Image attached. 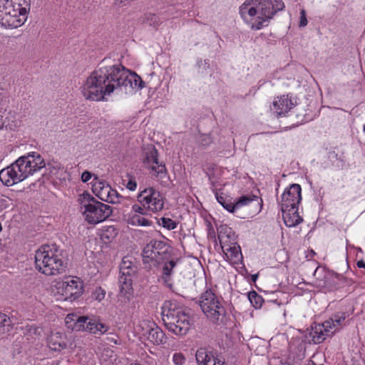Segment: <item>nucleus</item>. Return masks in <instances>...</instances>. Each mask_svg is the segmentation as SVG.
Segmentation results:
<instances>
[{
    "label": "nucleus",
    "instance_id": "f257e3e1",
    "mask_svg": "<svg viewBox=\"0 0 365 365\" xmlns=\"http://www.w3.org/2000/svg\"><path fill=\"white\" fill-rule=\"evenodd\" d=\"M115 71V64L111 63L110 58L102 60L81 86L84 98L100 101L104 99L105 96H109L116 90Z\"/></svg>",
    "mask_w": 365,
    "mask_h": 365
},
{
    "label": "nucleus",
    "instance_id": "f03ea898",
    "mask_svg": "<svg viewBox=\"0 0 365 365\" xmlns=\"http://www.w3.org/2000/svg\"><path fill=\"white\" fill-rule=\"evenodd\" d=\"M43 158L36 153L19 158L0 171V180L6 186L20 182L45 168Z\"/></svg>",
    "mask_w": 365,
    "mask_h": 365
},
{
    "label": "nucleus",
    "instance_id": "7ed1b4c3",
    "mask_svg": "<svg viewBox=\"0 0 365 365\" xmlns=\"http://www.w3.org/2000/svg\"><path fill=\"white\" fill-rule=\"evenodd\" d=\"M162 318L167 329L178 336L185 335L191 327V317L186 308L175 301L167 300L162 307Z\"/></svg>",
    "mask_w": 365,
    "mask_h": 365
},
{
    "label": "nucleus",
    "instance_id": "20e7f679",
    "mask_svg": "<svg viewBox=\"0 0 365 365\" xmlns=\"http://www.w3.org/2000/svg\"><path fill=\"white\" fill-rule=\"evenodd\" d=\"M0 0V24L5 28H18L22 26L27 19L28 11L30 10V1Z\"/></svg>",
    "mask_w": 365,
    "mask_h": 365
},
{
    "label": "nucleus",
    "instance_id": "39448f33",
    "mask_svg": "<svg viewBox=\"0 0 365 365\" xmlns=\"http://www.w3.org/2000/svg\"><path fill=\"white\" fill-rule=\"evenodd\" d=\"M35 265L38 272L48 276L61 274L66 268V264L56 245L51 247L43 245L36 250Z\"/></svg>",
    "mask_w": 365,
    "mask_h": 365
},
{
    "label": "nucleus",
    "instance_id": "423d86ee",
    "mask_svg": "<svg viewBox=\"0 0 365 365\" xmlns=\"http://www.w3.org/2000/svg\"><path fill=\"white\" fill-rule=\"evenodd\" d=\"M225 301L221 296L217 295L212 289L204 292L199 300L200 307L207 318L215 324L224 323L227 310Z\"/></svg>",
    "mask_w": 365,
    "mask_h": 365
},
{
    "label": "nucleus",
    "instance_id": "0eeeda50",
    "mask_svg": "<svg viewBox=\"0 0 365 365\" xmlns=\"http://www.w3.org/2000/svg\"><path fill=\"white\" fill-rule=\"evenodd\" d=\"M81 210L86 220L90 224H97L106 220L113 212L110 205H106L96 200L88 193L83 194V199L80 197Z\"/></svg>",
    "mask_w": 365,
    "mask_h": 365
},
{
    "label": "nucleus",
    "instance_id": "6e6552de",
    "mask_svg": "<svg viewBox=\"0 0 365 365\" xmlns=\"http://www.w3.org/2000/svg\"><path fill=\"white\" fill-rule=\"evenodd\" d=\"M257 14L252 23V29L259 30L267 26L269 21L279 11L283 10L284 4L282 0H258Z\"/></svg>",
    "mask_w": 365,
    "mask_h": 365
},
{
    "label": "nucleus",
    "instance_id": "1a4fd4ad",
    "mask_svg": "<svg viewBox=\"0 0 365 365\" xmlns=\"http://www.w3.org/2000/svg\"><path fill=\"white\" fill-rule=\"evenodd\" d=\"M115 78L116 89L130 92L135 88L145 87V82L135 73H130L121 65L115 64Z\"/></svg>",
    "mask_w": 365,
    "mask_h": 365
},
{
    "label": "nucleus",
    "instance_id": "9d476101",
    "mask_svg": "<svg viewBox=\"0 0 365 365\" xmlns=\"http://www.w3.org/2000/svg\"><path fill=\"white\" fill-rule=\"evenodd\" d=\"M158 153L156 148L150 145L144 150L143 162L145 166L151 170V173L157 181L166 184L169 178L164 163H159Z\"/></svg>",
    "mask_w": 365,
    "mask_h": 365
},
{
    "label": "nucleus",
    "instance_id": "9b49d317",
    "mask_svg": "<svg viewBox=\"0 0 365 365\" xmlns=\"http://www.w3.org/2000/svg\"><path fill=\"white\" fill-rule=\"evenodd\" d=\"M132 257H124L120 264L119 287L120 293L126 296L133 291V279L137 273L138 267L132 261Z\"/></svg>",
    "mask_w": 365,
    "mask_h": 365
},
{
    "label": "nucleus",
    "instance_id": "f8f14e48",
    "mask_svg": "<svg viewBox=\"0 0 365 365\" xmlns=\"http://www.w3.org/2000/svg\"><path fill=\"white\" fill-rule=\"evenodd\" d=\"M169 247L160 240H151L143 248L142 257L145 263L153 262V264L163 262L169 257Z\"/></svg>",
    "mask_w": 365,
    "mask_h": 365
},
{
    "label": "nucleus",
    "instance_id": "ddd939ff",
    "mask_svg": "<svg viewBox=\"0 0 365 365\" xmlns=\"http://www.w3.org/2000/svg\"><path fill=\"white\" fill-rule=\"evenodd\" d=\"M138 202L153 212L163 210L164 202L160 192L153 187L145 188L137 196Z\"/></svg>",
    "mask_w": 365,
    "mask_h": 365
},
{
    "label": "nucleus",
    "instance_id": "4468645a",
    "mask_svg": "<svg viewBox=\"0 0 365 365\" xmlns=\"http://www.w3.org/2000/svg\"><path fill=\"white\" fill-rule=\"evenodd\" d=\"M92 190L99 199L108 203H121L124 199L123 196L115 190L113 189L108 183L99 180L97 177L93 180Z\"/></svg>",
    "mask_w": 365,
    "mask_h": 365
},
{
    "label": "nucleus",
    "instance_id": "2eb2a0df",
    "mask_svg": "<svg viewBox=\"0 0 365 365\" xmlns=\"http://www.w3.org/2000/svg\"><path fill=\"white\" fill-rule=\"evenodd\" d=\"M140 326L142 328V336L152 344L160 345L166 342L165 333L153 322L143 321Z\"/></svg>",
    "mask_w": 365,
    "mask_h": 365
},
{
    "label": "nucleus",
    "instance_id": "dca6fc26",
    "mask_svg": "<svg viewBox=\"0 0 365 365\" xmlns=\"http://www.w3.org/2000/svg\"><path fill=\"white\" fill-rule=\"evenodd\" d=\"M54 287L58 294L65 299L73 297L77 298L82 293V286L80 282L73 279L67 281H56Z\"/></svg>",
    "mask_w": 365,
    "mask_h": 365
},
{
    "label": "nucleus",
    "instance_id": "f3484780",
    "mask_svg": "<svg viewBox=\"0 0 365 365\" xmlns=\"http://www.w3.org/2000/svg\"><path fill=\"white\" fill-rule=\"evenodd\" d=\"M301 200V186L298 184H292L282 194V209H286L289 207H298Z\"/></svg>",
    "mask_w": 365,
    "mask_h": 365
},
{
    "label": "nucleus",
    "instance_id": "a211bd4d",
    "mask_svg": "<svg viewBox=\"0 0 365 365\" xmlns=\"http://www.w3.org/2000/svg\"><path fill=\"white\" fill-rule=\"evenodd\" d=\"M333 321H325L323 324H314L312 326L309 332L310 337L314 344H320L326 339L327 336H331L335 331L331 330V324Z\"/></svg>",
    "mask_w": 365,
    "mask_h": 365
},
{
    "label": "nucleus",
    "instance_id": "6ab92c4d",
    "mask_svg": "<svg viewBox=\"0 0 365 365\" xmlns=\"http://www.w3.org/2000/svg\"><path fill=\"white\" fill-rule=\"evenodd\" d=\"M76 327L78 329L82 327L92 334L98 335H102L108 331V327L106 324L100 323L96 319H88L86 317H78Z\"/></svg>",
    "mask_w": 365,
    "mask_h": 365
},
{
    "label": "nucleus",
    "instance_id": "aec40b11",
    "mask_svg": "<svg viewBox=\"0 0 365 365\" xmlns=\"http://www.w3.org/2000/svg\"><path fill=\"white\" fill-rule=\"evenodd\" d=\"M282 218L287 227H295L300 224L303 219L298 214V207H289L282 209Z\"/></svg>",
    "mask_w": 365,
    "mask_h": 365
},
{
    "label": "nucleus",
    "instance_id": "412c9836",
    "mask_svg": "<svg viewBox=\"0 0 365 365\" xmlns=\"http://www.w3.org/2000/svg\"><path fill=\"white\" fill-rule=\"evenodd\" d=\"M217 237L222 250L227 244H233L235 241V235L231 227L226 225H220L217 228Z\"/></svg>",
    "mask_w": 365,
    "mask_h": 365
},
{
    "label": "nucleus",
    "instance_id": "4be33fe9",
    "mask_svg": "<svg viewBox=\"0 0 365 365\" xmlns=\"http://www.w3.org/2000/svg\"><path fill=\"white\" fill-rule=\"evenodd\" d=\"M258 0H251L245 2L240 8V14L245 20L248 19L249 17H255L257 14V4Z\"/></svg>",
    "mask_w": 365,
    "mask_h": 365
},
{
    "label": "nucleus",
    "instance_id": "5701e85b",
    "mask_svg": "<svg viewBox=\"0 0 365 365\" xmlns=\"http://www.w3.org/2000/svg\"><path fill=\"white\" fill-rule=\"evenodd\" d=\"M48 345L53 351H60L66 346L64 336L60 332L53 333L48 339Z\"/></svg>",
    "mask_w": 365,
    "mask_h": 365
},
{
    "label": "nucleus",
    "instance_id": "b1692460",
    "mask_svg": "<svg viewBox=\"0 0 365 365\" xmlns=\"http://www.w3.org/2000/svg\"><path fill=\"white\" fill-rule=\"evenodd\" d=\"M294 103L288 96H282L279 98V101L273 103V106L276 109L278 115L289 111L293 106Z\"/></svg>",
    "mask_w": 365,
    "mask_h": 365
},
{
    "label": "nucleus",
    "instance_id": "393cba45",
    "mask_svg": "<svg viewBox=\"0 0 365 365\" xmlns=\"http://www.w3.org/2000/svg\"><path fill=\"white\" fill-rule=\"evenodd\" d=\"M227 259L230 261H233V262H237L242 258V253L240 250V246H236L235 245H232V244L226 245L225 247V250H223Z\"/></svg>",
    "mask_w": 365,
    "mask_h": 365
},
{
    "label": "nucleus",
    "instance_id": "a878e982",
    "mask_svg": "<svg viewBox=\"0 0 365 365\" xmlns=\"http://www.w3.org/2000/svg\"><path fill=\"white\" fill-rule=\"evenodd\" d=\"M12 320L5 314L0 312V336L9 334L13 330Z\"/></svg>",
    "mask_w": 365,
    "mask_h": 365
},
{
    "label": "nucleus",
    "instance_id": "bb28decb",
    "mask_svg": "<svg viewBox=\"0 0 365 365\" xmlns=\"http://www.w3.org/2000/svg\"><path fill=\"white\" fill-rule=\"evenodd\" d=\"M214 354L205 347L199 348L195 354L196 361L198 365H205Z\"/></svg>",
    "mask_w": 365,
    "mask_h": 365
},
{
    "label": "nucleus",
    "instance_id": "cd10ccee",
    "mask_svg": "<svg viewBox=\"0 0 365 365\" xmlns=\"http://www.w3.org/2000/svg\"><path fill=\"white\" fill-rule=\"evenodd\" d=\"M128 223L133 226L148 227L152 225V222L148 218L137 214L130 215Z\"/></svg>",
    "mask_w": 365,
    "mask_h": 365
},
{
    "label": "nucleus",
    "instance_id": "c85d7f7f",
    "mask_svg": "<svg viewBox=\"0 0 365 365\" xmlns=\"http://www.w3.org/2000/svg\"><path fill=\"white\" fill-rule=\"evenodd\" d=\"M177 262L173 259L165 263L163 269V278L165 283L168 284L170 282V276Z\"/></svg>",
    "mask_w": 365,
    "mask_h": 365
},
{
    "label": "nucleus",
    "instance_id": "c756f323",
    "mask_svg": "<svg viewBox=\"0 0 365 365\" xmlns=\"http://www.w3.org/2000/svg\"><path fill=\"white\" fill-rule=\"evenodd\" d=\"M7 103V98L0 93V129H1L4 125L3 113L6 110Z\"/></svg>",
    "mask_w": 365,
    "mask_h": 365
},
{
    "label": "nucleus",
    "instance_id": "7c9ffc66",
    "mask_svg": "<svg viewBox=\"0 0 365 365\" xmlns=\"http://www.w3.org/2000/svg\"><path fill=\"white\" fill-rule=\"evenodd\" d=\"M253 201H257V199L252 198L250 196L244 195L240 197L238 200L234 204L235 210L241 207L242 206L252 203Z\"/></svg>",
    "mask_w": 365,
    "mask_h": 365
},
{
    "label": "nucleus",
    "instance_id": "2f4dec72",
    "mask_svg": "<svg viewBox=\"0 0 365 365\" xmlns=\"http://www.w3.org/2000/svg\"><path fill=\"white\" fill-rule=\"evenodd\" d=\"M216 198L217 202L222 205V206L225 208L227 211L230 212H233L235 211L234 204L226 200V198L222 195H219L217 193L216 194Z\"/></svg>",
    "mask_w": 365,
    "mask_h": 365
},
{
    "label": "nucleus",
    "instance_id": "473e14b6",
    "mask_svg": "<svg viewBox=\"0 0 365 365\" xmlns=\"http://www.w3.org/2000/svg\"><path fill=\"white\" fill-rule=\"evenodd\" d=\"M158 222L168 230H174L177 227V223L170 218L161 217Z\"/></svg>",
    "mask_w": 365,
    "mask_h": 365
},
{
    "label": "nucleus",
    "instance_id": "72a5a7b5",
    "mask_svg": "<svg viewBox=\"0 0 365 365\" xmlns=\"http://www.w3.org/2000/svg\"><path fill=\"white\" fill-rule=\"evenodd\" d=\"M346 319L344 313H342L340 316L335 315L334 318L330 319L329 321H333L334 324H331V329L335 328L334 331H336L343 324Z\"/></svg>",
    "mask_w": 365,
    "mask_h": 365
},
{
    "label": "nucleus",
    "instance_id": "f704fd0d",
    "mask_svg": "<svg viewBox=\"0 0 365 365\" xmlns=\"http://www.w3.org/2000/svg\"><path fill=\"white\" fill-rule=\"evenodd\" d=\"M145 21L147 24L153 26L157 27L160 24V20L159 18L153 14H149L145 16Z\"/></svg>",
    "mask_w": 365,
    "mask_h": 365
},
{
    "label": "nucleus",
    "instance_id": "c9c22d12",
    "mask_svg": "<svg viewBox=\"0 0 365 365\" xmlns=\"http://www.w3.org/2000/svg\"><path fill=\"white\" fill-rule=\"evenodd\" d=\"M106 296V291L102 289L101 287H96V289L93 291V292L92 293V298L98 301V302H101L102 301L104 297Z\"/></svg>",
    "mask_w": 365,
    "mask_h": 365
},
{
    "label": "nucleus",
    "instance_id": "e433bc0d",
    "mask_svg": "<svg viewBox=\"0 0 365 365\" xmlns=\"http://www.w3.org/2000/svg\"><path fill=\"white\" fill-rule=\"evenodd\" d=\"M118 234L117 230L113 226L108 227L102 235L103 239L110 240L115 237Z\"/></svg>",
    "mask_w": 365,
    "mask_h": 365
},
{
    "label": "nucleus",
    "instance_id": "4c0bfd02",
    "mask_svg": "<svg viewBox=\"0 0 365 365\" xmlns=\"http://www.w3.org/2000/svg\"><path fill=\"white\" fill-rule=\"evenodd\" d=\"M173 361L175 365H185L186 358L182 353L177 352L173 354Z\"/></svg>",
    "mask_w": 365,
    "mask_h": 365
},
{
    "label": "nucleus",
    "instance_id": "58836bf2",
    "mask_svg": "<svg viewBox=\"0 0 365 365\" xmlns=\"http://www.w3.org/2000/svg\"><path fill=\"white\" fill-rule=\"evenodd\" d=\"M249 299L252 304H255V307H257L258 305H261L262 302V297L258 295L255 292H251L249 294Z\"/></svg>",
    "mask_w": 365,
    "mask_h": 365
},
{
    "label": "nucleus",
    "instance_id": "ea45409f",
    "mask_svg": "<svg viewBox=\"0 0 365 365\" xmlns=\"http://www.w3.org/2000/svg\"><path fill=\"white\" fill-rule=\"evenodd\" d=\"M198 142L203 146H207L212 142V138L208 134H201L198 138Z\"/></svg>",
    "mask_w": 365,
    "mask_h": 365
},
{
    "label": "nucleus",
    "instance_id": "a19ab883",
    "mask_svg": "<svg viewBox=\"0 0 365 365\" xmlns=\"http://www.w3.org/2000/svg\"><path fill=\"white\" fill-rule=\"evenodd\" d=\"M147 207H143L142 205L138 204H134L132 206V211L134 212V214L140 215H144L146 213Z\"/></svg>",
    "mask_w": 365,
    "mask_h": 365
},
{
    "label": "nucleus",
    "instance_id": "79ce46f5",
    "mask_svg": "<svg viewBox=\"0 0 365 365\" xmlns=\"http://www.w3.org/2000/svg\"><path fill=\"white\" fill-rule=\"evenodd\" d=\"M307 24V19L306 17V13L304 9L301 10L300 11V22L299 26H305Z\"/></svg>",
    "mask_w": 365,
    "mask_h": 365
},
{
    "label": "nucleus",
    "instance_id": "37998d69",
    "mask_svg": "<svg viewBox=\"0 0 365 365\" xmlns=\"http://www.w3.org/2000/svg\"><path fill=\"white\" fill-rule=\"evenodd\" d=\"M91 177H92V174L90 172L86 170L81 175V180L83 182H87L88 180H90Z\"/></svg>",
    "mask_w": 365,
    "mask_h": 365
},
{
    "label": "nucleus",
    "instance_id": "c03bdc74",
    "mask_svg": "<svg viewBox=\"0 0 365 365\" xmlns=\"http://www.w3.org/2000/svg\"><path fill=\"white\" fill-rule=\"evenodd\" d=\"M126 187L131 190V191H133L136 189L137 187V183L135 180L130 179L129 180V181L128 182L127 185H126Z\"/></svg>",
    "mask_w": 365,
    "mask_h": 365
},
{
    "label": "nucleus",
    "instance_id": "a18cd8bd",
    "mask_svg": "<svg viewBox=\"0 0 365 365\" xmlns=\"http://www.w3.org/2000/svg\"><path fill=\"white\" fill-rule=\"evenodd\" d=\"M7 207V200L4 198L0 199V211L6 208Z\"/></svg>",
    "mask_w": 365,
    "mask_h": 365
},
{
    "label": "nucleus",
    "instance_id": "49530a36",
    "mask_svg": "<svg viewBox=\"0 0 365 365\" xmlns=\"http://www.w3.org/2000/svg\"><path fill=\"white\" fill-rule=\"evenodd\" d=\"M215 360L216 357L214 355L210 360H208V362L205 365H215Z\"/></svg>",
    "mask_w": 365,
    "mask_h": 365
},
{
    "label": "nucleus",
    "instance_id": "de8ad7c7",
    "mask_svg": "<svg viewBox=\"0 0 365 365\" xmlns=\"http://www.w3.org/2000/svg\"><path fill=\"white\" fill-rule=\"evenodd\" d=\"M357 266L360 268H365V262L363 260H360L357 262Z\"/></svg>",
    "mask_w": 365,
    "mask_h": 365
},
{
    "label": "nucleus",
    "instance_id": "09e8293b",
    "mask_svg": "<svg viewBox=\"0 0 365 365\" xmlns=\"http://www.w3.org/2000/svg\"><path fill=\"white\" fill-rule=\"evenodd\" d=\"M215 365H225V362L221 361L220 359L216 358Z\"/></svg>",
    "mask_w": 365,
    "mask_h": 365
},
{
    "label": "nucleus",
    "instance_id": "8fccbe9b",
    "mask_svg": "<svg viewBox=\"0 0 365 365\" xmlns=\"http://www.w3.org/2000/svg\"><path fill=\"white\" fill-rule=\"evenodd\" d=\"M257 277H258V274H252V281L255 282V281L257 280Z\"/></svg>",
    "mask_w": 365,
    "mask_h": 365
},
{
    "label": "nucleus",
    "instance_id": "3c124183",
    "mask_svg": "<svg viewBox=\"0 0 365 365\" xmlns=\"http://www.w3.org/2000/svg\"><path fill=\"white\" fill-rule=\"evenodd\" d=\"M69 319H70L69 315H68V316H67V317H66V323H68V320Z\"/></svg>",
    "mask_w": 365,
    "mask_h": 365
},
{
    "label": "nucleus",
    "instance_id": "603ef678",
    "mask_svg": "<svg viewBox=\"0 0 365 365\" xmlns=\"http://www.w3.org/2000/svg\"><path fill=\"white\" fill-rule=\"evenodd\" d=\"M212 234H215V232H209V235H212Z\"/></svg>",
    "mask_w": 365,
    "mask_h": 365
},
{
    "label": "nucleus",
    "instance_id": "864d4df0",
    "mask_svg": "<svg viewBox=\"0 0 365 365\" xmlns=\"http://www.w3.org/2000/svg\"><path fill=\"white\" fill-rule=\"evenodd\" d=\"M212 234H215V232H209V235H212Z\"/></svg>",
    "mask_w": 365,
    "mask_h": 365
},
{
    "label": "nucleus",
    "instance_id": "5fc2aeb1",
    "mask_svg": "<svg viewBox=\"0 0 365 365\" xmlns=\"http://www.w3.org/2000/svg\"><path fill=\"white\" fill-rule=\"evenodd\" d=\"M212 234H215V232H209V235H212Z\"/></svg>",
    "mask_w": 365,
    "mask_h": 365
}]
</instances>
